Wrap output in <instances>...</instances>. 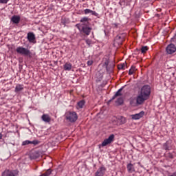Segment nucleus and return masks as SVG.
<instances>
[{
    "instance_id": "obj_10",
    "label": "nucleus",
    "mask_w": 176,
    "mask_h": 176,
    "mask_svg": "<svg viewBox=\"0 0 176 176\" xmlns=\"http://www.w3.org/2000/svg\"><path fill=\"white\" fill-rule=\"evenodd\" d=\"M105 171H107L105 166H101L96 172L95 176H104L105 175Z\"/></svg>"
},
{
    "instance_id": "obj_14",
    "label": "nucleus",
    "mask_w": 176,
    "mask_h": 176,
    "mask_svg": "<svg viewBox=\"0 0 176 176\" xmlns=\"http://www.w3.org/2000/svg\"><path fill=\"white\" fill-rule=\"evenodd\" d=\"M41 120L43 122H45V123H50V122H52V118H50V116L48 114H43L41 116Z\"/></svg>"
},
{
    "instance_id": "obj_20",
    "label": "nucleus",
    "mask_w": 176,
    "mask_h": 176,
    "mask_svg": "<svg viewBox=\"0 0 176 176\" xmlns=\"http://www.w3.org/2000/svg\"><path fill=\"white\" fill-rule=\"evenodd\" d=\"M63 69H64L65 71H71V69H72V63H66L63 65Z\"/></svg>"
},
{
    "instance_id": "obj_31",
    "label": "nucleus",
    "mask_w": 176,
    "mask_h": 176,
    "mask_svg": "<svg viewBox=\"0 0 176 176\" xmlns=\"http://www.w3.org/2000/svg\"><path fill=\"white\" fill-rule=\"evenodd\" d=\"M10 0H0V3L2 5H6Z\"/></svg>"
},
{
    "instance_id": "obj_8",
    "label": "nucleus",
    "mask_w": 176,
    "mask_h": 176,
    "mask_svg": "<svg viewBox=\"0 0 176 176\" xmlns=\"http://www.w3.org/2000/svg\"><path fill=\"white\" fill-rule=\"evenodd\" d=\"M17 175H19V172H17V170H6L2 173V176H17Z\"/></svg>"
},
{
    "instance_id": "obj_5",
    "label": "nucleus",
    "mask_w": 176,
    "mask_h": 176,
    "mask_svg": "<svg viewBox=\"0 0 176 176\" xmlns=\"http://www.w3.org/2000/svg\"><path fill=\"white\" fill-rule=\"evenodd\" d=\"M129 104L131 107H138V105H142L144 102L141 100V98H139L138 96L136 98H131L129 99Z\"/></svg>"
},
{
    "instance_id": "obj_19",
    "label": "nucleus",
    "mask_w": 176,
    "mask_h": 176,
    "mask_svg": "<svg viewBox=\"0 0 176 176\" xmlns=\"http://www.w3.org/2000/svg\"><path fill=\"white\" fill-rule=\"evenodd\" d=\"M86 104V102L85 100H80L76 105V109H82L83 107H85V104Z\"/></svg>"
},
{
    "instance_id": "obj_4",
    "label": "nucleus",
    "mask_w": 176,
    "mask_h": 176,
    "mask_svg": "<svg viewBox=\"0 0 176 176\" xmlns=\"http://www.w3.org/2000/svg\"><path fill=\"white\" fill-rule=\"evenodd\" d=\"M16 53L21 56H31V51L28 48H25L22 46H19L16 49Z\"/></svg>"
},
{
    "instance_id": "obj_15",
    "label": "nucleus",
    "mask_w": 176,
    "mask_h": 176,
    "mask_svg": "<svg viewBox=\"0 0 176 176\" xmlns=\"http://www.w3.org/2000/svg\"><path fill=\"white\" fill-rule=\"evenodd\" d=\"M124 41V36H123V35H118L115 39V42L118 43L119 45H122Z\"/></svg>"
},
{
    "instance_id": "obj_37",
    "label": "nucleus",
    "mask_w": 176,
    "mask_h": 176,
    "mask_svg": "<svg viewBox=\"0 0 176 176\" xmlns=\"http://www.w3.org/2000/svg\"><path fill=\"white\" fill-rule=\"evenodd\" d=\"M170 159H173V155H170Z\"/></svg>"
},
{
    "instance_id": "obj_24",
    "label": "nucleus",
    "mask_w": 176,
    "mask_h": 176,
    "mask_svg": "<svg viewBox=\"0 0 176 176\" xmlns=\"http://www.w3.org/2000/svg\"><path fill=\"white\" fill-rule=\"evenodd\" d=\"M148 50H149V47L148 46H142L140 49V52L142 54H145Z\"/></svg>"
},
{
    "instance_id": "obj_27",
    "label": "nucleus",
    "mask_w": 176,
    "mask_h": 176,
    "mask_svg": "<svg viewBox=\"0 0 176 176\" xmlns=\"http://www.w3.org/2000/svg\"><path fill=\"white\" fill-rule=\"evenodd\" d=\"M127 67V65L126 63H122L120 65H118V69H126Z\"/></svg>"
},
{
    "instance_id": "obj_18",
    "label": "nucleus",
    "mask_w": 176,
    "mask_h": 176,
    "mask_svg": "<svg viewBox=\"0 0 176 176\" xmlns=\"http://www.w3.org/2000/svg\"><path fill=\"white\" fill-rule=\"evenodd\" d=\"M84 13L85 14H89V13H91V14H92V16H96V17H97L98 16V13H97L96 11H93L90 9H85L84 10Z\"/></svg>"
},
{
    "instance_id": "obj_2",
    "label": "nucleus",
    "mask_w": 176,
    "mask_h": 176,
    "mask_svg": "<svg viewBox=\"0 0 176 176\" xmlns=\"http://www.w3.org/2000/svg\"><path fill=\"white\" fill-rule=\"evenodd\" d=\"M66 120L70 123H75L78 120V113L75 111H67L65 113Z\"/></svg>"
},
{
    "instance_id": "obj_25",
    "label": "nucleus",
    "mask_w": 176,
    "mask_h": 176,
    "mask_svg": "<svg viewBox=\"0 0 176 176\" xmlns=\"http://www.w3.org/2000/svg\"><path fill=\"white\" fill-rule=\"evenodd\" d=\"M163 148L165 149V151H170V149H171V147H170L168 142H166V143L164 144Z\"/></svg>"
},
{
    "instance_id": "obj_11",
    "label": "nucleus",
    "mask_w": 176,
    "mask_h": 176,
    "mask_svg": "<svg viewBox=\"0 0 176 176\" xmlns=\"http://www.w3.org/2000/svg\"><path fill=\"white\" fill-rule=\"evenodd\" d=\"M144 115H145V111H142L138 113L132 115L131 117L133 120H138L139 119H141V118H142Z\"/></svg>"
},
{
    "instance_id": "obj_1",
    "label": "nucleus",
    "mask_w": 176,
    "mask_h": 176,
    "mask_svg": "<svg viewBox=\"0 0 176 176\" xmlns=\"http://www.w3.org/2000/svg\"><path fill=\"white\" fill-rule=\"evenodd\" d=\"M138 96L140 98L143 103L145 102L146 100H149V97H151V87L149 85L143 86Z\"/></svg>"
},
{
    "instance_id": "obj_21",
    "label": "nucleus",
    "mask_w": 176,
    "mask_h": 176,
    "mask_svg": "<svg viewBox=\"0 0 176 176\" xmlns=\"http://www.w3.org/2000/svg\"><path fill=\"white\" fill-rule=\"evenodd\" d=\"M24 90V85L18 84L15 87V93H19V91H21Z\"/></svg>"
},
{
    "instance_id": "obj_26",
    "label": "nucleus",
    "mask_w": 176,
    "mask_h": 176,
    "mask_svg": "<svg viewBox=\"0 0 176 176\" xmlns=\"http://www.w3.org/2000/svg\"><path fill=\"white\" fill-rule=\"evenodd\" d=\"M135 71H137V69H135V67L131 66V69L129 71V75H133V74H134Z\"/></svg>"
},
{
    "instance_id": "obj_36",
    "label": "nucleus",
    "mask_w": 176,
    "mask_h": 176,
    "mask_svg": "<svg viewBox=\"0 0 176 176\" xmlns=\"http://www.w3.org/2000/svg\"><path fill=\"white\" fill-rule=\"evenodd\" d=\"M3 137V135L0 133V140H2Z\"/></svg>"
},
{
    "instance_id": "obj_6",
    "label": "nucleus",
    "mask_w": 176,
    "mask_h": 176,
    "mask_svg": "<svg viewBox=\"0 0 176 176\" xmlns=\"http://www.w3.org/2000/svg\"><path fill=\"white\" fill-rule=\"evenodd\" d=\"M115 140V135L111 134L107 139H105L101 144V146H107L109 144H112Z\"/></svg>"
},
{
    "instance_id": "obj_17",
    "label": "nucleus",
    "mask_w": 176,
    "mask_h": 176,
    "mask_svg": "<svg viewBox=\"0 0 176 176\" xmlns=\"http://www.w3.org/2000/svg\"><path fill=\"white\" fill-rule=\"evenodd\" d=\"M80 21L82 23V24H80V25H88L90 19H89L87 16H84L80 19Z\"/></svg>"
},
{
    "instance_id": "obj_16",
    "label": "nucleus",
    "mask_w": 176,
    "mask_h": 176,
    "mask_svg": "<svg viewBox=\"0 0 176 176\" xmlns=\"http://www.w3.org/2000/svg\"><path fill=\"white\" fill-rule=\"evenodd\" d=\"M127 171L129 174H131L135 171V168H134V165L131 163H129L126 166Z\"/></svg>"
},
{
    "instance_id": "obj_12",
    "label": "nucleus",
    "mask_w": 176,
    "mask_h": 176,
    "mask_svg": "<svg viewBox=\"0 0 176 176\" xmlns=\"http://www.w3.org/2000/svg\"><path fill=\"white\" fill-rule=\"evenodd\" d=\"M21 18L19 15H14L12 16L10 21L12 23V24H19L20 23V20Z\"/></svg>"
},
{
    "instance_id": "obj_7",
    "label": "nucleus",
    "mask_w": 176,
    "mask_h": 176,
    "mask_svg": "<svg viewBox=\"0 0 176 176\" xmlns=\"http://www.w3.org/2000/svg\"><path fill=\"white\" fill-rule=\"evenodd\" d=\"M166 53L168 54H173V53L176 52V47L175 45L171 43L169 44L167 47H166Z\"/></svg>"
},
{
    "instance_id": "obj_22",
    "label": "nucleus",
    "mask_w": 176,
    "mask_h": 176,
    "mask_svg": "<svg viewBox=\"0 0 176 176\" xmlns=\"http://www.w3.org/2000/svg\"><path fill=\"white\" fill-rule=\"evenodd\" d=\"M126 122H127V120H126V118L123 117V116H121L118 119V123L120 124V125H122V124H124L126 123Z\"/></svg>"
},
{
    "instance_id": "obj_33",
    "label": "nucleus",
    "mask_w": 176,
    "mask_h": 176,
    "mask_svg": "<svg viewBox=\"0 0 176 176\" xmlns=\"http://www.w3.org/2000/svg\"><path fill=\"white\" fill-rule=\"evenodd\" d=\"M108 64H109V61L106 60L104 62V65H105L107 69H108Z\"/></svg>"
},
{
    "instance_id": "obj_34",
    "label": "nucleus",
    "mask_w": 176,
    "mask_h": 176,
    "mask_svg": "<svg viewBox=\"0 0 176 176\" xmlns=\"http://www.w3.org/2000/svg\"><path fill=\"white\" fill-rule=\"evenodd\" d=\"M87 65H89V66L93 65V60H88L87 61Z\"/></svg>"
},
{
    "instance_id": "obj_35",
    "label": "nucleus",
    "mask_w": 176,
    "mask_h": 176,
    "mask_svg": "<svg viewBox=\"0 0 176 176\" xmlns=\"http://www.w3.org/2000/svg\"><path fill=\"white\" fill-rule=\"evenodd\" d=\"M113 27L114 28H118V23H113Z\"/></svg>"
},
{
    "instance_id": "obj_29",
    "label": "nucleus",
    "mask_w": 176,
    "mask_h": 176,
    "mask_svg": "<svg viewBox=\"0 0 176 176\" xmlns=\"http://www.w3.org/2000/svg\"><path fill=\"white\" fill-rule=\"evenodd\" d=\"M30 144H31V141H30V140H25V141H23V142L22 145H23V146H25V145H30Z\"/></svg>"
},
{
    "instance_id": "obj_13",
    "label": "nucleus",
    "mask_w": 176,
    "mask_h": 176,
    "mask_svg": "<svg viewBox=\"0 0 176 176\" xmlns=\"http://www.w3.org/2000/svg\"><path fill=\"white\" fill-rule=\"evenodd\" d=\"M123 89H124V87H122L120 89H118L115 95L112 97V98L109 101V102H111V101H113V100H115L116 97L122 96V91H123Z\"/></svg>"
},
{
    "instance_id": "obj_28",
    "label": "nucleus",
    "mask_w": 176,
    "mask_h": 176,
    "mask_svg": "<svg viewBox=\"0 0 176 176\" xmlns=\"http://www.w3.org/2000/svg\"><path fill=\"white\" fill-rule=\"evenodd\" d=\"M116 104H118V105H122L123 104V98H119L116 101Z\"/></svg>"
},
{
    "instance_id": "obj_32",
    "label": "nucleus",
    "mask_w": 176,
    "mask_h": 176,
    "mask_svg": "<svg viewBox=\"0 0 176 176\" xmlns=\"http://www.w3.org/2000/svg\"><path fill=\"white\" fill-rule=\"evenodd\" d=\"M85 42L88 46H91V41L89 39H87Z\"/></svg>"
},
{
    "instance_id": "obj_9",
    "label": "nucleus",
    "mask_w": 176,
    "mask_h": 176,
    "mask_svg": "<svg viewBox=\"0 0 176 176\" xmlns=\"http://www.w3.org/2000/svg\"><path fill=\"white\" fill-rule=\"evenodd\" d=\"M28 41L30 42V43H36V38L35 37V34L34 32H28L27 35Z\"/></svg>"
},
{
    "instance_id": "obj_3",
    "label": "nucleus",
    "mask_w": 176,
    "mask_h": 176,
    "mask_svg": "<svg viewBox=\"0 0 176 176\" xmlns=\"http://www.w3.org/2000/svg\"><path fill=\"white\" fill-rule=\"evenodd\" d=\"M76 27H77L80 32L85 34V35L89 36L90 35V32H91V28L88 27L87 25L77 24Z\"/></svg>"
},
{
    "instance_id": "obj_30",
    "label": "nucleus",
    "mask_w": 176,
    "mask_h": 176,
    "mask_svg": "<svg viewBox=\"0 0 176 176\" xmlns=\"http://www.w3.org/2000/svg\"><path fill=\"white\" fill-rule=\"evenodd\" d=\"M40 143L38 140H33L30 141V144H32L33 145H38Z\"/></svg>"
},
{
    "instance_id": "obj_23",
    "label": "nucleus",
    "mask_w": 176,
    "mask_h": 176,
    "mask_svg": "<svg viewBox=\"0 0 176 176\" xmlns=\"http://www.w3.org/2000/svg\"><path fill=\"white\" fill-rule=\"evenodd\" d=\"M40 157L41 154L39 153V152H35L30 155L31 159L33 160L39 159Z\"/></svg>"
}]
</instances>
